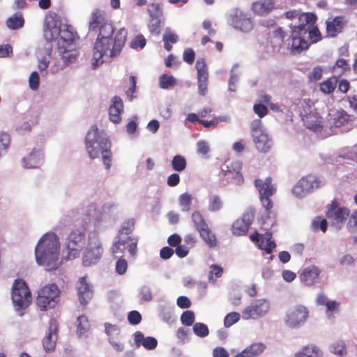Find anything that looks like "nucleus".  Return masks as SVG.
Returning a JSON list of instances; mask_svg holds the SVG:
<instances>
[{"label": "nucleus", "instance_id": "1", "mask_svg": "<svg viewBox=\"0 0 357 357\" xmlns=\"http://www.w3.org/2000/svg\"><path fill=\"white\" fill-rule=\"evenodd\" d=\"M99 34L95 43L93 53V65L98 66L103 62L104 56L114 57L122 50L127 37L124 28L120 29L112 38L114 27L110 23H103L99 27Z\"/></svg>", "mask_w": 357, "mask_h": 357}, {"label": "nucleus", "instance_id": "2", "mask_svg": "<svg viewBox=\"0 0 357 357\" xmlns=\"http://www.w3.org/2000/svg\"><path fill=\"white\" fill-rule=\"evenodd\" d=\"M36 260L38 264L47 271L59 268L61 262L60 243L54 234H46L38 241L35 249Z\"/></svg>", "mask_w": 357, "mask_h": 357}, {"label": "nucleus", "instance_id": "3", "mask_svg": "<svg viewBox=\"0 0 357 357\" xmlns=\"http://www.w3.org/2000/svg\"><path fill=\"white\" fill-rule=\"evenodd\" d=\"M136 221L130 218L124 221L121 225L115 240L111 246V252L118 257L127 250L131 257H135L137 252L139 237L133 235Z\"/></svg>", "mask_w": 357, "mask_h": 357}, {"label": "nucleus", "instance_id": "4", "mask_svg": "<svg viewBox=\"0 0 357 357\" xmlns=\"http://www.w3.org/2000/svg\"><path fill=\"white\" fill-rule=\"evenodd\" d=\"M316 20L312 13H305L300 17V23L294 24L291 32V48L298 52L305 50L310 45V29L312 21Z\"/></svg>", "mask_w": 357, "mask_h": 357}, {"label": "nucleus", "instance_id": "5", "mask_svg": "<svg viewBox=\"0 0 357 357\" xmlns=\"http://www.w3.org/2000/svg\"><path fill=\"white\" fill-rule=\"evenodd\" d=\"M85 146L91 159L98 158L102 153L111 148L109 139L103 137L96 125H93L88 131L85 138Z\"/></svg>", "mask_w": 357, "mask_h": 357}, {"label": "nucleus", "instance_id": "6", "mask_svg": "<svg viewBox=\"0 0 357 357\" xmlns=\"http://www.w3.org/2000/svg\"><path fill=\"white\" fill-rule=\"evenodd\" d=\"M11 298L15 310L20 316L24 314V310L32 301L31 292L22 279H16L12 287Z\"/></svg>", "mask_w": 357, "mask_h": 357}, {"label": "nucleus", "instance_id": "7", "mask_svg": "<svg viewBox=\"0 0 357 357\" xmlns=\"http://www.w3.org/2000/svg\"><path fill=\"white\" fill-rule=\"evenodd\" d=\"M60 292L55 284L45 285L38 291L36 298L37 306L40 310L54 308L59 302Z\"/></svg>", "mask_w": 357, "mask_h": 357}, {"label": "nucleus", "instance_id": "8", "mask_svg": "<svg viewBox=\"0 0 357 357\" xmlns=\"http://www.w3.org/2000/svg\"><path fill=\"white\" fill-rule=\"evenodd\" d=\"M254 183L259 191L260 201L266 211H270L273 206V203L270 197L276 192V188L272 183L271 177L268 176L265 180L257 178Z\"/></svg>", "mask_w": 357, "mask_h": 357}, {"label": "nucleus", "instance_id": "9", "mask_svg": "<svg viewBox=\"0 0 357 357\" xmlns=\"http://www.w3.org/2000/svg\"><path fill=\"white\" fill-rule=\"evenodd\" d=\"M84 244V233L78 229H73L69 234L66 242V246L68 250L67 258L72 260L78 257Z\"/></svg>", "mask_w": 357, "mask_h": 357}, {"label": "nucleus", "instance_id": "10", "mask_svg": "<svg viewBox=\"0 0 357 357\" xmlns=\"http://www.w3.org/2000/svg\"><path fill=\"white\" fill-rule=\"evenodd\" d=\"M309 310L303 305L291 307L284 317L285 324L290 328H298L303 325L309 317Z\"/></svg>", "mask_w": 357, "mask_h": 357}, {"label": "nucleus", "instance_id": "11", "mask_svg": "<svg viewBox=\"0 0 357 357\" xmlns=\"http://www.w3.org/2000/svg\"><path fill=\"white\" fill-rule=\"evenodd\" d=\"M326 215L331 225L340 229L349 215V210L346 207H340L336 199L328 206Z\"/></svg>", "mask_w": 357, "mask_h": 357}, {"label": "nucleus", "instance_id": "12", "mask_svg": "<svg viewBox=\"0 0 357 357\" xmlns=\"http://www.w3.org/2000/svg\"><path fill=\"white\" fill-rule=\"evenodd\" d=\"M298 105L302 107H306V109H303V111L300 112L302 121L306 128L314 132H321L323 125L321 123L320 117L316 113L312 112L311 106L305 100H299Z\"/></svg>", "mask_w": 357, "mask_h": 357}, {"label": "nucleus", "instance_id": "13", "mask_svg": "<svg viewBox=\"0 0 357 357\" xmlns=\"http://www.w3.org/2000/svg\"><path fill=\"white\" fill-rule=\"evenodd\" d=\"M270 304L266 299H257L242 312L243 319H257L264 316L269 310Z\"/></svg>", "mask_w": 357, "mask_h": 357}, {"label": "nucleus", "instance_id": "14", "mask_svg": "<svg viewBox=\"0 0 357 357\" xmlns=\"http://www.w3.org/2000/svg\"><path fill=\"white\" fill-rule=\"evenodd\" d=\"M255 218V213L252 211H246L241 217L236 220L231 225V232L235 236L245 235Z\"/></svg>", "mask_w": 357, "mask_h": 357}, {"label": "nucleus", "instance_id": "15", "mask_svg": "<svg viewBox=\"0 0 357 357\" xmlns=\"http://www.w3.org/2000/svg\"><path fill=\"white\" fill-rule=\"evenodd\" d=\"M197 70L198 91L201 96H204L208 91V73L207 66L204 59H197L195 65Z\"/></svg>", "mask_w": 357, "mask_h": 357}, {"label": "nucleus", "instance_id": "16", "mask_svg": "<svg viewBox=\"0 0 357 357\" xmlns=\"http://www.w3.org/2000/svg\"><path fill=\"white\" fill-rule=\"evenodd\" d=\"M76 288L80 303L86 305L93 296L92 286L87 282L86 277H82L79 279Z\"/></svg>", "mask_w": 357, "mask_h": 357}, {"label": "nucleus", "instance_id": "17", "mask_svg": "<svg viewBox=\"0 0 357 357\" xmlns=\"http://www.w3.org/2000/svg\"><path fill=\"white\" fill-rule=\"evenodd\" d=\"M61 28L56 24L54 17L50 15L45 17L44 23V37L47 41L56 40L60 35Z\"/></svg>", "mask_w": 357, "mask_h": 357}, {"label": "nucleus", "instance_id": "18", "mask_svg": "<svg viewBox=\"0 0 357 357\" xmlns=\"http://www.w3.org/2000/svg\"><path fill=\"white\" fill-rule=\"evenodd\" d=\"M315 181V178L312 176L303 177L293 188V194L298 197H303L314 188Z\"/></svg>", "mask_w": 357, "mask_h": 357}, {"label": "nucleus", "instance_id": "19", "mask_svg": "<svg viewBox=\"0 0 357 357\" xmlns=\"http://www.w3.org/2000/svg\"><path fill=\"white\" fill-rule=\"evenodd\" d=\"M321 273V270L317 266L312 265L303 270L299 275V278L303 284L312 286L318 280Z\"/></svg>", "mask_w": 357, "mask_h": 357}, {"label": "nucleus", "instance_id": "20", "mask_svg": "<svg viewBox=\"0 0 357 357\" xmlns=\"http://www.w3.org/2000/svg\"><path fill=\"white\" fill-rule=\"evenodd\" d=\"M77 35L71 25H63V28L60 29V38L58 41L59 50H61L63 46L70 45L77 38Z\"/></svg>", "mask_w": 357, "mask_h": 357}, {"label": "nucleus", "instance_id": "21", "mask_svg": "<svg viewBox=\"0 0 357 357\" xmlns=\"http://www.w3.org/2000/svg\"><path fill=\"white\" fill-rule=\"evenodd\" d=\"M123 111V104L119 96H114L112 99V104L109 108V120L114 123H119L121 121V114Z\"/></svg>", "mask_w": 357, "mask_h": 357}, {"label": "nucleus", "instance_id": "22", "mask_svg": "<svg viewBox=\"0 0 357 357\" xmlns=\"http://www.w3.org/2000/svg\"><path fill=\"white\" fill-rule=\"evenodd\" d=\"M252 12L257 15H266L275 9L274 0H259L252 4Z\"/></svg>", "mask_w": 357, "mask_h": 357}, {"label": "nucleus", "instance_id": "23", "mask_svg": "<svg viewBox=\"0 0 357 357\" xmlns=\"http://www.w3.org/2000/svg\"><path fill=\"white\" fill-rule=\"evenodd\" d=\"M135 344L137 348L142 345L148 350L154 349L158 345V341L155 337H146L140 331H136L133 334Z\"/></svg>", "mask_w": 357, "mask_h": 357}, {"label": "nucleus", "instance_id": "24", "mask_svg": "<svg viewBox=\"0 0 357 357\" xmlns=\"http://www.w3.org/2000/svg\"><path fill=\"white\" fill-rule=\"evenodd\" d=\"M344 27V18L342 16H337L326 22V31L331 37L336 36L342 32Z\"/></svg>", "mask_w": 357, "mask_h": 357}, {"label": "nucleus", "instance_id": "25", "mask_svg": "<svg viewBox=\"0 0 357 357\" xmlns=\"http://www.w3.org/2000/svg\"><path fill=\"white\" fill-rule=\"evenodd\" d=\"M102 248L97 245L93 248H87L83 256V264L89 266L96 263L102 255Z\"/></svg>", "mask_w": 357, "mask_h": 357}, {"label": "nucleus", "instance_id": "26", "mask_svg": "<svg viewBox=\"0 0 357 357\" xmlns=\"http://www.w3.org/2000/svg\"><path fill=\"white\" fill-rule=\"evenodd\" d=\"M252 137L255 147L259 151L266 153L269 151L271 146V143L267 134L264 132L257 135L253 134Z\"/></svg>", "mask_w": 357, "mask_h": 357}, {"label": "nucleus", "instance_id": "27", "mask_svg": "<svg viewBox=\"0 0 357 357\" xmlns=\"http://www.w3.org/2000/svg\"><path fill=\"white\" fill-rule=\"evenodd\" d=\"M266 349V345L261 342L253 343L236 357H257L262 354Z\"/></svg>", "mask_w": 357, "mask_h": 357}, {"label": "nucleus", "instance_id": "28", "mask_svg": "<svg viewBox=\"0 0 357 357\" xmlns=\"http://www.w3.org/2000/svg\"><path fill=\"white\" fill-rule=\"evenodd\" d=\"M57 340V328L51 326L48 333L43 339V346L46 351H53Z\"/></svg>", "mask_w": 357, "mask_h": 357}, {"label": "nucleus", "instance_id": "29", "mask_svg": "<svg viewBox=\"0 0 357 357\" xmlns=\"http://www.w3.org/2000/svg\"><path fill=\"white\" fill-rule=\"evenodd\" d=\"M296 357H323V354L317 345L309 344L296 353Z\"/></svg>", "mask_w": 357, "mask_h": 357}, {"label": "nucleus", "instance_id": "30", "mask_svg": "<svg viewBox=\"0 0 357 357\" xmlns=\"http://www.w3.org/2000/svg\"><path fill=\"white\" fill-rule=\"evenodd\" d=\"M233 24L235 29L243 32H248L252 29L251 20L244 15H236L233 18Z\"/></svg>", "mask_w": 357, "mask_h": 357}, {"label": "nucleus", "instance_id": "31", "mask_svg": "<svg viewBox=\"0 0 357 357\" xmlns=\"http://www.w3.org/2000/svg\"><path fill=\"white\" fill-rule=\"evenodd\" d=\"M40 151L33 149L27 157L22 159L23 166L26 168H36L40 165Z\"/></svg>", "mask_w": 357, "mask_h": 357}, {"label": "nucleus", "instance_id": "32", "mask_svg": "<svg viewBox=\"0 0 357 357\" xmlns=\"http://www.w3.org/2000/svg\"><path fill=\"white\" fill-rule=\"evenodd\" d=\"M272 234L271 232H266L264 235L261 236V240L259 243V248L267 254L272 252L276 245L273 241L271 240Z\"/></svg>", "mask_w": 357, "mask_h": 357}, {"label": "nucleus", "instance_id": "33", "mask_svg": "<svg viewBox=\"0 0 357 357\" xmlns=\"http://www.w3.org/2000/svg\"><path fill=\"white\" fill-rule=\"evenodd\" d=\"M200 236L204 241V242L210 248H215L217 246L216 236L209 229L208 226L198 231Z\"/></svg>", "mask_w": 357, "mask_h": 357}, {"label": "nucleus", "instance_id": "34", "mask_svg": "<svg viewBox=\"0 0 357 357\" xmlns=\"http://www.w3.org/2000/svg\"><path fill=\"white\" fill-rule=\"evenodd\" d=\"M337 84V79L335 77H331L322 82L319 85L320 91L325 94L332 93Z\"/></svg>", "mask_w": 357, "mask_h": 357}, {"label": "nucleus", "instance_id": "35", "mask_svg": "<svg viewBox=\"0 0 357 357\" xmlns=\"http://www.w3.org/2000/svg\"><path fill=\"white\" fill-rule=\"evenodd\" d=\"M24 20L21 13H15L6 20V25L10 29H18L24 26Z\"/></svg>", "mask_w": 357, "mask_h": 357}, {"label": "nucleus", "instance_id": "36", "mask_svg": "<svg viewBox=\"0 0 357 357\" xmlns=\"http://www.w3.org/2000/svg\"><path fill=\"white\" fill-rule=\"evenodd\" d=\"M162 40L164 41L165 49L169 52L172 49L171 43H176L178 40V36L176 33L170 31L169 29H167L163 34Z\"/></svg>", "mask_w": 357, "mask_h": 357}, {"label": "nucleus", "instance_id": "37", "mask_svg": "<svg viewBox=\"0 0 357 357\" xmlns=\"http://www.w3.org/2000/svg\"><path fill=\"white\" fill-rule=\"evenodd\" d=\"M77 333L82 336L88 332L90 329V324L88 318L85 315L79 316L77 319Z\"/></svg>", "mask_w": 357, "mask_h": 357}, {"label": "nucleus", "instance_id": "38", "mask_svg": "<svg viewBox=\"0 0 357 357\" xmlns=\"http://www.w3.org/2000/svg\"><path fill=\"white\" fill-rule=\"evenodd\" d=\"M104 15L103 12L100 10H96L91 14L90 20V28L92 30H96L103 24Z\"/></svg>", "mask_w": 357, "mask_h": 357}, {"label": "nucleus", "instance_id": "39", "mask_svg": "<svg viewBox=\"0 0 357 357\" xmlns=\"http://www.w3.org/2000/svg\"><path fill=\"white\" fill-rule=\"evenodd\" d=\"M172 166L174 170L176 172L183 171L187 166V162L184 156L176 155L173 157Z\"/></svg>", "mask_w": 357, "mask_h": 357}, {"label": "nucleus", "instance_id": "40", "mask_svg": "<svg viewBox=\"0 0 357 357\" xmlns=\"http://www.w3.org/2000/svg\"><path fill=\"white\" fill-rule=\"evenodd\" d=\"M331 351L340 357H343L347 354L345 343L342 340H337L333 342L331 346Z\"/></svg>", "mask_w": 357, "mask_h": 357}, {"label": "nucleus", "instance_id": "41", "mask_svg": "<svg viewBox=\"0 0 357 357\" xmlns=\"http://www.w3.org/2000/svg\"><path fill=\"white\" fill-rule=\"evenodd\" d=\"M349 116L344 111L337 112L333 119V124L336 128H341L348 123Z\"/></svg>", "mask_w": 357, "mask_h": 357}, {"label": "nucleus", "instance_id": "42", "mask_svg": "<svg viewBox=\"0 0 357 357\" xmlns=\"http://www.w3.org/2000/svg\"><path fill=\"white\" fill-rule=\"evenodd\" d=\"M192 197L190 194L185 192L179 196V205L184 212H188L190 210V204L192 203Z\"/></svg>", "mask_w": 357, "mask_h": 357}, {"label": "nucleus", "instance_id": "43", "mask_svg": "<svg viewBox=\"0 0 357 357\" xmlns=\"http://www.w3.org/2000/svg\"><path fill=\"white\" fill-rule=\"evenodd\" d=\"M192 220L197 231L208 226L201 213L195 211L192 213Z\"/></svg>", "mask_w": 357, "mask_h": 357}, {"label": "nucleus", "instance_id": "44", "mask_svg": "<svg viewBox=\"0 0 357 357\" xmlns=\"http://www.w3.org/2000/svg\"><path fill=\"white\" fill-rule=\"evenodd\" d=\"M176 84V80L172 75L163 74L160 77V86L163 89L174 86Z\"/></svg>", "mask_w": 357, "mask_h": 357}, {"label": "nucleus", "instance_id": "45", "mask_svg": "<svg viewBox=\"0 0 357 357\" xmlns=\"http://www.w3.org/2000/svg\"><path fill=\"white\" fill-rule=\"evenodd\" d=\"M105 330L106 334L108 336L109 341L112 339H117L119 335L120 334V329L116 325L105 323Z\"/></svg>", "mask_w": 357, "mask_h": 357}, {"label": "nucleus", "instance_id": "46", "mask_svg": "<svg viewBox=\"0 0 357 357\" xmlns=\"http://www.w3.org/2000/svg\"><path fill=\"white\" fill-rule=\"evenodd\" d=\"M192 330L195 334L200 337H205L209 333L208 326L205 324L200 322L195 324Z\"/></svg>", "mask_w": 357, "mask_h": 357}, {"label": "nucleus", "instance_id": "47", "mask_svg": "<svg viewBox=\"0 0 357 357\" xmlns=\"http://www.w3.org/2000/svg\"><path fill=\"white\" fill-rule=\"evenodd\" d=\"M210 269L208 280L215 282L216 278H220L222 275L223 268L219 265L212 264L210 266Z\"/></svg>", "mask_w": 357, "mask_h": 357}, {"label": "nucleus", "instance_id": "48", "mask_svg": "<svg viewBox=\"0 0 357 357\" xmlns=\"http://www.w3.org/2000/svg\"><path fill=\"white\" fill-rule=\"evenodd\" d=\"M315 21H312L310 29V44L317 43L321 39L320 31L317 26L314 25Z\"/></svg>", "mask_w": 357, "mask_h": 357}, {"label": "nucleus", "instance_id": "49", "mask_svg": "<svg viewBox=\"0 0 357 357\" xmlns=\"http://www.w3.org/2000/svg\"><path fill=\"white\" fill-rule=\"evenodd\" d=\"M195 313L191 310L183 312L181 316V321L185 326H192L195 322Z\"/></svg>", "mask_w": 357, "mask_h": 357}, {"label": "nucleus", "instance_id": "50", "mask_svg": "<svg viewBox=\"0 0 357 357\" xmlns=\"http://www.w3.org/2000/svg\"><path fill=\"white\" fill-rule=\"evenodd\" d=\"M241 318L240 314L236 312H232L227 314L224 319V326L226 328L231 326L235 323L238 322Z\"/></svg>", "mask_w": 357, "mask_h": 357}, {"label": "nucleus", "instance_id": "51", "mask_svg": "<svg viewBox=\"0 0 357 357\" xmlns=\"http://www.w3.org/2000/svg\"><path fill=\"white\" fill-rule=\"evenodd\" d=\"M210 151L209 145L207 142L200 140L197 142V151L204 158H208V153Z\"/></svg>", "mask_w": 357, "mask_h": 357}, {"label": "nucleus", "instance_id": "52", "mask_svg": "<svg viewBox=\"0 0 357 357\" xmlns=\"http://www.w3.org/2000/svg\"><path fill=\"white\" fill-rule=\"evenodd\" d=\"M222 207V202L218 195H214L211 197L208 208L211 211H219Z\"/></svg>", "mask_w": 357, "mask_h": 357}, {"label": "nucleus", "instance_id": "53", "mask_svg": "<svg viewBox=\"0 0 357 357\" xmlns=\"http://www.w3.org/2000/svg\"><path fill=\"white\" fill-rule=\"evenodd\" d=\"M323 75V69L320 66L313 68L312 71L309 73L308 79L310 82H317L321 79Z\"/></svg>", "mask_w": 357, "mask_h": 357}, {"label": "nucleus", "instance_id": "54", "mask_svg": "<svg viewBox=\"0 0 357 357\" xmlns=\"http://www.w3.org/2000/svg\"><path fill=\"white\" fill-rule=\"evenodd\" d=\"M312 227L314 230L320 229L323 232H326L327 229V221L326 219H321L318 217L312 222Z\"/></svg>", "mask_w": 357, "mask_h": 357}, {"label": "nucleus", "instance_id": "55", "mask_svg": "<svg viewBox=\"0 0 357 357\" xmlns=\"http://www.w3.org/2000/svg\"><path fill=\"white\" fill-rule=\"evenodd\" d=\"M67 48L68 47L63 46L61 50H59L65 62L71 63L76 59V56L72 53H69Z\"/></svg>", "mask_w": 357, "mask_h": 357}, {"label": "nucleus", "instance_id": "56", "mask_svg": "<svg viewBox=\"0 0 357 357\" xmlns=\"http://www.w3.org/2000/svg\"><path fill=\"white\" fill-rule=\"evenodd\" d=\"M128 319L130 324L132 325H137L142 321V316L138 311H131L129 312Z\"/></svg>", "mask_w": 357, "mask_h": 357}, {"label": "nucleus", "instance_id": "57", "mask_svg": "<svg viewBox=\"0 0 357 357\" xmlns=\"http://www.w3.org/2000/svg\"><path fill=\"white\" fill-rule=\"evenodd\" d=\"M148 13L152 17H158L161 14V8L160 4L157 3H151L148 6Z\"/></svg>", "mask_w": 357, "mask_h": 357}, {"label": "nucleus", "instance_id": "58", "mask_svg": "<svg viewBox=\"0 0 357 357\" xmlns=\"http://www.w3.org/2000/svg\"><path fill=\"white\" fill-rule=\"evenodd\" d=\"M195 58V53L191 48H187L185 50L183 55V61L188 64H192Z\"/></svg>", "mask_w": 357, "mask_h": 357}, {"label": "nucleus", "instance_id": "59", "mask_svg": "<svg viewBox=\"0 0 357 357\" xmlns=\"http://www.w3.org/2000/svg\"><path fill=\"white\" fill-rule=\"evenodd\" d=\"M115 268H116V271L119 275L124 274L126 272L127 268H128V264H127L126 260L124 259H122V258L119 259L116 263Z\"/></svg>", "mask_w": 357, "mask_h": 357}, {"label": "nucleus", "instance_id": "60", "mask_svg": "<svg viewBox=\"0 0 357 357\" xmlns=\"http://www.w3.org/2000/svg\"><path fill=\"white\" fill-rule=\"evenodd\" d=\"M29 86L33 90H36L39 86V75L36 71L33 72L29 79Z\"/></svg>", "mask_w": 357, "mask_h": 357}, {"label": "nucleus", "instance_id": "61", "mask_svg": "<svg viewBox=\"0 0 357 357\" xmlns=\"http://www.w3.org/2000/svg\"><path fill=\"white\" fill-rule=\"evenodd\" d=\"M102 154L103 163L107 169H109L112 165V152L110 149H107Z\"/></svg>", "mask_w": 357, "mask_h": 357}, {"label": "nucleus", "instance_id": "62", "mask_svg": "<svg viewBox=\"0 0 357 357\" xmlns=\"http://www.w3.org/2000/svg\"><path fill=\"white\" fill-rule=\"evenodd\" d=\"M129 81L130 83V87L126 91V94L129 98L130 100H132L133 98V94L135 92L136 89V77L133 75L130 76Z\"/></svg>", "mask_w": 357, "mask_h": 357}, {"label": "nucleus", "instance_id": "63", "mask_svg": "<svg viewBox=\"0 0 357 357\" xmlns=\"http://www.w3.org/2000/svg\"><path fill=\"white\" fill-rule=\"evenodd\" d=\"M253 110L260 118L265 116L268 113L267 107L262 104H255L253 107Z\"/></svg>", "mask_w": 357, "mask_h": 357}, {"label": "nucleus", "instance_id": "64", "mask_svg": "<svg viewBox=\"0 0 357 357\" xmlns=\"http://www.w3.org/2000/svg\"><path fill=\"white\" fill-rule=\"evenodd\" d=\"M146 45V39L142 35H138L131 42V47L132 48L141 47L143 48Z\"/></svg>", "mask_w": 357, "mask_h": 357}]
</instances>
